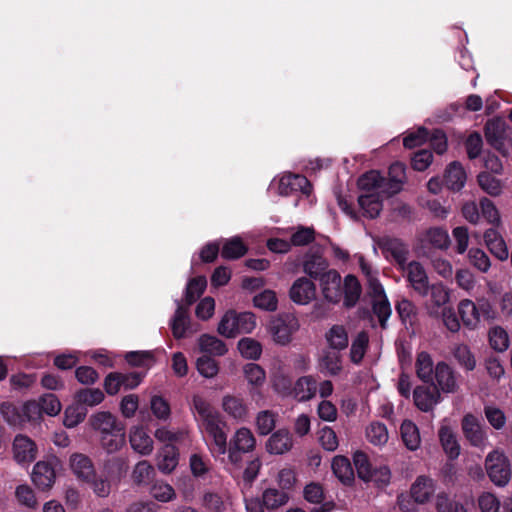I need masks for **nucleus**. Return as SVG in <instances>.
Segmentation results:
<instances>
[{
  "label": "nucleus",
  "instance_id": "obj_1",
  "mask_svg": "<svg viewBox=\"0 0 512 512\" xmlns=\"http://www.w3.org/2000/svg\"><path fill=\"white\" fill-rule=\"evenodd\" d=\"M191 409L200 431L212 441L211 451L223 455L227 450V435L219 412L201 395L192 397Z\"/></svg>",
  "mask_w": 512,
  "mask_h": 512
},
{
  "label": "nucleus",
  "instance_id": "obj_2",
  "mask_svg": "<svg viewBox=\"0 0 512 512\" xmlns=\"http://www.w3.org/2000/svg\"><path fill=\"white\" fill-rule=\"evenodd\" d=\"M90 423L99 432L101 445L108 453L120 450L125 444V425L110 412L95 413Z\"/></svg>",
  "mask_w": 512,
  "mask_h": 512
},
{
  "label": "nucleus",
  "instance_id": "obj_3",
  "mask_svg": "<svg viewBox=\"0 0 512 512\" xmlns=\"http://www.w3.org/2000/svg\"><path fill=\"white\" fill-rule=\"evenodd\" d=\"M359 267L366 277L368 294L371 297L374 314L378 317L382 328L391 315V306L385 294L382 284L378 280V270L375 269L363 256L358 257Z\"/></svg>",
  "mask_w": 512,
  "mask_h": 512
},
{
  "label": "nucleus",
  "instance_id": "obj_4",
  "mask_svg": "<svg viewBox=\"0 0 512 512\" xmlns=\"http://www.w3.org/2000/svg\"><path fill=\"white\" fill-rule=\"evenodd\" d=\"M257 326L256 316L252 312L228 310L221 318L217 332L225 338H236L240 334H250Z\"/></svg>",
  "mask_w": 512,
  "mask_h": 512
},
{
  "label": "nucleus",
  "instance_id": "obj_5",
  "mask_svg": "<svg viewBox=\"0 0 512 512\" xmlns=\"http://www.w3.org/2000/svg\"><path fill=\"white\" fill-rule=\"evenodd\" d=\"M458 312L464 326L471 330L479 326L482 318L492 317V307L485 299H479L477 302L463 299L458 304Z\"/></svg>",
  "mask_w": 512,
  "mask_h": 512
},
{
  "label": "nucleus",
  "instance_id": "obj_6",
  "mask_svg": "<svg viewBox=\"0 0 512 512\" xmlns=\"http://www.w3.org/2000/svg\"><path fill=\"white\" fill-rule=\"evenodd\" d=\"M267 329L276 344L285 346L291 342L293 334L298 331L299 322L293 314H280L269 321Z\"/></svg>",
  "mask_w": 512,
  "mask_h": 512
},
{
  "label": "nucleus",
  "instance_id": "obj_7",
  "mask_svg": "<svg viewBox=\"0 0 512 512\" xmlns=\"http://www.w3.org/2000/svg\"><path fill=\"white\" fill-rule=\"evenodd\" d=\"M487 474L497 486H505L511 477L510 465L507 457L499 450L490 452L485 460Z\"/></svg>",
  "mask_w": 512,
  "mask_h": 512
},
{
  "label": "nucleus",
  "instance_id": "obj_8",
  "mask_svg": "<svg viewBox=\"0 0 512 512\" xmlns=\"http://www.w3.org/2000/svg\"><path fill=\"white\" fill-rule=\"evenodd\" d=\"M400 270L409 286L420 296L425 297L429 293V278L424 266L418 261H410Z\"/></svg>",
  "mask_w": 512,
  "mask_h": 512
},
{
  "label": "nucleus",
  "instance_id": "obj_9",
  "mask_svg": "<svg viewBox=\"0 0 512 512\" xmlns=\"http://www.w3.org/2000/svg\"><path fill=\"white\" fill-rule=\"evenodd\" d=\"M462 430L469 443L477 448L485 449L489 445L488 436L483 424L472 414L462 420Z\"/></svg>",
  "mask_w": 512,
  "mask_h": 512
},
{
  "label": "nucleus",
  "instance_id": "obj_10",
  "mask_svg": "<svg viewBox=\"0 0 512 512\" xmlns=\"http://www.w3.org/2000/svg\"><path fill=\"white\" fill-rule=\"evenodd\" d=\"M376 243L386 258L389 256L393 258L399 269L407 263L409 248L401 240L384 236L378 238Z\"/></svg>",
  "mask_w": 512,
  "mask_h": 512
},
{
  "label": "nucleus",
  "instance_id": "obj_11",
  "mask_svg": "<svg viewBox=\"0 0 512 512\" xmlns=\"http://www.w3.org/2000/svg\"><path fill=\"white\" fill-rule=\"evenodd\" d=\"M430 384L436 387L439 392L444 393H455L459 388L455 372L445 362H438L436 364L433 383Z\"/></svg>",
  "mask_w": 512,
  "mask_h": 512
},
{
  "label": "nucleus",
  "instance_id": "obj_12",
  "mask_svg": "<svg viewBox=\"0 0 512 512\" xmlns=\"http://www.w3.org/2000/svg\"><path fill=\"white\" fill-rule=\"evenodd\" d=\"M12 450L14 460L20 465L30 464L37 455V447L34 441L22 434H18L14 438Z\"/></svg>",
  "mask_w": 512,
  "mask_h": 512
},
{
  "label": "nucleus",
  "instance_id": "obj_13",
  "mask_svg": "<svg viewBox=\"0 0 512 512\" xmlns=\"http://www.w3.org/2000/svg\"><path fill=\"white\" fill-rule=\"evenodd\" d=\"M230 444L229 458L236 462L238 461L236 452L248 453L253 451L256 446V439L250 429L241 427L234 433Z\"/></svg>",
  "mask_w": 512,
  "mask_h": 512
},
{
  "label": "nucleus",
  "instance_id": "obj_14",
  "mask_svg": "<svg viewBox=\"0 0 512 512\" xmlns=\"http://www.w3.org/2000/svg\"><path fill=\"white\" fill-rule=\"evenodd\" d=\"M413 400L419 410L429 412L441 401V394L432 385H419L413 391Z\"/></svg>",
  "mask_w": 512,
  "mask_h": 512
},
{
  "label": "nucleus",
  "instance_id": "obj_15",
  "mask_svg": "<svg viewBox=\"0 0 512 512\" xmlns=\"http://www.w3.org/2000/svg\"><path fill=\"white\" fill-rule=\"evenodd\" d=\"M289 296L294 303L307 305L316 297V286L306 277H300L293 282Z\"/></svg>",
  "mask_w": 512,
  "mask_h": 512
},
{
  "label": "nucleus",
  "instance_id": "obj_16",
  "mask_svg": "<svg viewBox=\"0 0 512 512\" xmlns=\"http://www.w3.org/2000/svg\"><path fill=\"white\" fill-rule=\"evenodd\" d=\"M319 280L324 298L331 303L339 302L342 297L340 274L336 270H328Z\"/></svg>",
  "mask_w": 512,
  "mask_h": 512
},
{
  "label": "nucleus",
  "instance_id": "obj_17",
  "mask_svg": "<svg viewBox=\"0 0 512 512\" xmlns=\"http://www.w3.org/2000/svg\"><path fill=\"white\" fill-rule=\"evenodd\" d=\"M296 191H301L307 195L310 193L311 185L307 178L300 174H283L278 180L279 194L286 196Z\"/></svg>",
  "mask_w": 512,
  "mask_h": 512
},
{
  "label": "nucleus",
  "instance_id": "obj_18",
  "mask_svg": "<svg viewBox=\"0 0 512 512\" xmlns=\"http://www.w3.org/2000/svg\"><path fill=\"white\" fill-rule=\"evenodd\" d=\"M31 477L39 489L48 490L56 480L55 468L51 462L39 461L34 465Z\"/></svg>",
  "mask_w": 512,
  "mask_h": 512
},
{
  "label": "nucleus",
  "instance_id": "obj_19",
  "mask_svg": "<svg viewBox=\"0 0 512 512\" xmlns=\"http://www.w3.org/2000/svg\"><path fill=\"white\" fill-rule=\"evenodd\" d=\"M484 242L490 253L499 259L505 261L509 257L508 247L506 242L497 228L492 227L487 229L483 235Z\"/></svg>",
  "mask_w": 512,
  "mask_h": 512
},
{
  "label": "nucleus",
  "instance_id": "obj_20",
  "mask_svg": "<svg viewBox=\"0 0 512 512\" xmlns=\"http://www.w3.org/2000/svg\"><path fill=\"white\" fill-rule=\"evenodd\" d=\"M69 467L75 477L83 482L95 476V468L92 460L85 454L73 453L69 458Z\"/></svg>",
  "mask_w": 512,
  "mask_h": 512
},
{
  "label": "nucleus",
  "instance_id": "obj_21",
  "mask_svg": "<svg viewBox=\"0 0 512 512\" xmlns=\"http://www.w3.org/2000/svg\"><path fill=\"white\" fill-rule=\"evenodd\" d=\"M304 498L309 503L315 504L310 512H331L334 509L333 501L324 500V491L320 484L310 483L304 488Z\"/></svg>",
  "mask_w": 512,
  "mask_h": 512
},
{
  "label": "nucleus",
  "instance_id": "obj_22",
  "mask_svg": "<svg viewBox=\"0 0 512 512\" xmlns=\"http://www.w3.org/2000/svg\"><path fill=\"white\" fill-rule=\"evenodd\" d=\"M292 447V435L287 429H279L275 431L266 442L267 452L274 455L287 453Z\"/></svg>",
  "mask_w": 512,
  "mask_h": 512
},
{
  "label": "nucleus",
  "instance_id": "obj_23",
  "mask_svg": "<svg viewBox=\"0 0 512 512\" xmlns=\"http://www.w3.org/2000/svg\"><path fill=\"white\" fill-rule=\"evenodd\" d=\"M318 383L313 376H302L295 382L290 395L299 402L311 400L317 392Z\"/></svg>",
  "mask_w": 512,
  "mask_h": 512
},
{
  "label": "nucleus",
  "instance_id": "obj_24",
  "mask_svg": "<svg viewBox=\"0 0 512 512\" xmlns=\"http://www.w3.org/2000/svg\"><path fill=\"white\" fill-rule=\"evenodd\" d=\"M129 441L132 449L143 456L150 455L153 451V440L143 427H132L129 433Z\"/></svg>",
  "mask_w": 512,
  "mask_h": 512
},
{
  "label": "nucleus",
  "instance_id": "obj_25",
  "mask_svg": "<svg viewBox=\"0 0 512 512\" xmlns=\"http://www.w3.org/2000/svg\"><path fill=\"white\" fill-rule=\"evenodd\" d=\"M434 492V481L424 475L418 476L410 489L411 497L419 504L426 503Z\"/></svg>",
  "mask_w": 512,
  "mask_h": 512
},
{
  "label": "nucleus",
  "instance_id": "obj_26",
  "mask_svg": "<svg viewBox=\"0 0 512 512\" xmlns=\"http://www.w3.org/2000/svg\"><path fill=\"white\" fill-rule=\"evenodd\" d=\"M222 408L230 417L238 421L245 420L249 413L248 406L244 400L234 395L223 396Z\"/></svg>",
  "mask_w": 512,
  "mask_h": 512
},
{
  "label": "nucleus",
  "instance_id": "obj_27",
  "mask_svg": "<svg viewBox=\"0 0 512 512\" xmlns=\"http://www.w3.org/2000/svg\"><path fill=\"white\" fill-rule=\"evenodd\" d=\"M384 194L378 192L365 193L358 197V204L364 216L375 218L382 210Z\"/></svg>",
  "mask_w": 512,
  "mask_h": 512
},
{
  "label": "nucleus",
  "instance_id": "obj_28",
  "mask_svg": "<svg viewBox=\"0 0 512 512\" xmlns=\"http://www.w3.org/2000/svg\"><path fill=\"white\" fill-rule=\"evenodd\" d=\"M388 175L389 178L385 179V186L387 187V190H385L386 197L392 196L401 190L406 178L404 164L399 162L392 164Z\"/></svg>",
  "mask_w": 512,
  "mask_h": 512
},
{
  "label": "nucleus",
  "instance_id": "obj_29",
  "mask_svg": "<svg viewBox=\"0 0 512 512\" xmlns=\"http://www.w3.org/2000/svg\"><path fill=\"white\" fill-rule=\"evenodd\" d=\"M197 342L199 350L208 356H224L228 352L227 345L214 335L203 334Z\"/></svg>",
  "mask_w": 512,
  "mask_h": 512
},
{
  "label": "nucleus",
  "instance_id": "obj_30",
  "mask_svg": "<svg viewBox=\"0 0 512 512\" xmlns=\"http://www.w3.org/2000/svg\"><path fill=\"white\" fill-rule=\"evenodd\" d=\"M435 366L431 355L425 351L419 352L415 361L417 377L424 383H433Z\"/></svg>",
  "mask_w": 512,
  "mask_h": 512
},
{
  "label": "nucleus",
  "instance_id": "obj_31",
  "mask_svg": "<svg viewBox=\"0 0 512 512\" xmlns=\"http://www.w3.org/2000/svg\"><path fill=\"white\" fill-rule=\"evenodd\" d=\"M439 439L443 450L449 458L455 459L460 454V445L457 441L456 435L449 425L442 423L439 429Z\"/></svg>",
  "mask_w": 512,
  "mask_h": 512
},
{
  "label": "nucleus",
  "instance_id": "obj_32",
  "mask_svg": "<svg viewBox=\"0 0 512 512\" xmlns=\"http://www.w3.org/2000/svg\"><path fill=\"white\" fill-rule=\"evenodd\" d=\"M466 172L459 162H452L444 175L445 185L453 191L461 190L466 182Z\"/></svg>",
  "mask_w": 512,
  "mask_h": 512
},
{
  "label": "nucleus",
  "instance_id": "obj_33",
  "mask_svg": "<svg viewBox=\"0 0 512 512\" xmlns=\"http://www.w3.org/2000/svg\"><path fill=\"white\" fill-rule=\"evenodd\" d=\"M401 440L404 446L410 451L420 448L421 437L417 425L411 420H404L400 426Z\"/></svg>",
  "mask_w": 512,
  "mask_h": 512
},
{
  "label": "nucleus",
  "instance_id": "obj_34",
  "mask_svg": "<svg viewBox=\"0 0 512 512\" xmlns=\"http://www.w3.org/2000/svg\"><path fill=\"white\" fill-rule=\"evenodd\" d=\"M179 453L174 445H165L158 454L157 467L165 474L171 473L178 465Z\"/></svg>",
  "mask_w": 512,
  "mask_h": 512
},
{
  "label": "nucleus",
  "instance_id": "obj_35",
  "mask_svg": "<svg viewBox=\"0 0 512 512\" xmlns=\"http://www.w3.org/2000/svg\"><path fill=\"white\" fill-rule=\"evenodd\" d=\"M506 135L505 123L500 119L489 120L485 125V136L487 141L497 149L503 145Z\"/></svg>",
  "mask_w": 512,
  "mask_h": 512
},
{
  "label": "nucleus",
  "instance_id": "obj_36",
  "mask_svg": "<svg viewBox=\"0 0 512 512\" xmlns=\"http://www.w3.org/2000/svg\"><path fill=\"white\" fill-rule=\"evenodd\" d=\"M358 185L366 193L378 192L385 195V179L377 171H370L361 176L358 180Z\"/></svg>",
  "mask_w": 512,
  "mask_h": 512
},
{
  "label": "nucleus",
  "instance_id": "obj_37",
  "mask_svg": "<svg viewBox=\"0 0 512 512\" xmlns=\"http://www.w3.org/2000/svg\"><path fill=\"white\" fill-rule=\"evenodd\" d=\"M488 343L491 349L503 353L509 348L510 338L507 331L501 326H493L488 330Z\"/></svg>",
  "mask_w": 512,
  "mask_h": 512
},
{
  "label": "nucleus",
  "instance_id": "obj_38",
  "mask_svg": "<svg viewBox=\"0 0 512 512\" xmlns=\"http://www.w3.org/2000/svg\"><path fill=\"white\" fill-rule=\"evenodd\" d=\"M332 470L334 475L345 485H349L354 480V472L348 458L344 456H335L332 460Z\"/></svg>",
  "mask_w": 512,
  "mask_h": 512
},
{
  "label": "nucleus",
  "instance_id": "obj_39",
  "mask_svg": "<svg viewBox=\"0 0 512 512\" xmlns=\"http://www.w3.org/2000/svg\"><path fill=\"white\" fill-rule=\"evenodd\" d=\"M263 504L268 510H276L287 504L289 495L286 491L268 488L262 493Z\"/></svg>",
  "mask_w": 512,
  "mask_h": 512
},
{
  "label": "nucleus",
  "instance_id": "obj_40",
  "mask_svg": "<svg viewBox=\"0 0 512 512\" xmlns=\"http://www.w3.org/2000/svg\"><path fill=\"white\" fill-rule=\"evenodd\" d=\"M361 295V286L357 278L347 275L344 279V304L346 307H353Z\"/></svg>",
  "mask_w": 512,
  "mask_h": 512
},
{
  "label": "nucleus",
  "instance_id": "obj_41",
  "mask_svg": "<svg viewBox=\"0 0 512 512\" xmlns=\"http://www.w3.org/2000/svg\"><path fill=\"white\" fill-rule=\"evenodd\" d=\"M327 267V261L319 255L309 256L303 263L304 272L313 279H320Z\"/></svg>",
  "mask_w": 512,
  "mask_h": 512
},
{
  "label": "nucleus",
  "instance_id": "obj_42",
  "mask_svg": "<svg viewBox=\"0 0 512 512\" xmlns=\"http://www.w3.org/2000/svg\"><path fill=\"white\" fill-rule=\"evenodd\" d=\"M189 327V317L187 309L178 305L173 319L171 320V329L175 338L180 339L185 336Z\"/></svg>",
  "mask_w": 512,
  "mask_h": 512
},
{
  "label": "nucleus",
  "instance_id": "obj_43",
  "mask_svg": "<svg viewBox=\"0 0 512 512\" xmlns=\"http://www.w3.org/2000/svg\"><path fill=\"white\" fill-rule=\"evenodd\" d=\"M247 251L246 245L242 242L240 237H232L225 240L221 256L225 259H237L242 257Z\"/></svg>",
  "mask_w": 512,
  "mask_h": 512
},
{
  "label": "nucleus",
  "instance_id": "obj_44",
  "mask_svg": "<svg viewBox=\"0 0 512 512\" xmlns=\"http://www.w3.org/2000/svg\"><path fill=\"white\" fill-rule=\"evenodd\" d=\"M425 241L440 250H446L450 246V237L447 230L438 227L427 230Z\"/></svg>",
  "mask_w": 512,
  "mask_h": 512
},
{
  "label": "nucleus",
  "instance_id": "obj_45",
  "mask_svg": "<svg viewBox=\"0 0 512 512\" xmlns=\"http://www.w3.org/2000/svg\"><path fill=\"white\" fill-rule=\"evenodd\" d=\"M366 437L375 446L385 445L389 439L386 425L380 422L371 423L366 429Z\"/></svg>",
  "mask_w": 512,
  "mask_h": 512
},
{
  "label": "nucleus",
  "instance_id": "obj_46",
  "mask_svg": "<svg viewBox=\"0 0 512 512\" xmlns=\"http://www.w3.org/2000/svg\"><path fill=\"white\" fill-rule=\"evenodd\" d=\"M245 379L248 384L257 389L261 387L266 380L265 371L256 363H248L243 368Z\"/></svg>",
  "mask_w": 512,
  "mask_h": 512
},
{
  "label": "nucleus",
  "instance_id": "obj_47",
  "mask_svg": "<svg viewBox=\"0 0 512 512\" xmlns=\"http://www.w3.org/2000/svg\"><path fill=\"white\" fill-rule=\"evenodd\" d=\"M326 338L332 349L343 350L348 346V335L343 326H333L326 334Z\"/></svg>",
  "mask_w": 512,
  "mask_h": 512
},
{
  "label": "nucleus",
  "instance_id": "obj_48",
  "mask_svg": "<svg viewBox=\"0 0 512 512\" xmlns=\"http://www.w3.org/2000/svg\"><path fill=\"white\" fill-rule=\"evenodd\" d=\"M196 368L198 373L207 378H215L219 373V363L208 355H203L196 360Z\"/></svg>",
  "mask_w": 512,
  "mask_h": 512
},
{
  "label": "nucleus",
  "instance_id": "obj_49",
  "mask_svg": "<svg viewBox=\"0 0 512 512\" xmlns=\"http://www.w3.org/2000/svg\"><path fill=\"white\" fill-rule=\"evenodd\" d=\"M237 348L240 354L247 359L256 360L261 356L262 346L261 344L249 337L242 338L237 344Z\"/></svg>",
  "mask_w": 512,
  "mask_h": 512
},
{
  "label": "nucleus",
  "instance_id": "obj_50",
  "mask_svg": "<svg viewBox=\"0 0 512 512\" xmlns=\"http://www.w3.org/2000/svg\"><path fill=\"white\" fill-rule=\"evenodd\" d=\"M86 483L89 484L90 488L93 492L99 497H108L111 493L112 485L109 477L102 473L91 477L90 480H87Z\"/></svg>",
  "mask_w": 512,
  "mask_h": 512
},
{
  "label": "nucleus",
  "instance_id": "obj_51",
  "mask_svg": "<svg viewBox=\"0 0 512 512\" xmlns=\"http://www.w3.org/2000/svg\"><path fill=\"white\" fill-rule=\"evenodd\" d=\"M0 412L5 421L15 427H22L24 425L22 417V407L13 405L11 403H3L0 407Z\"/></svg>",
  "mask_w": 512,
  "mask_h": 512
},
{
  "label": "nucleus",
  "instance_id": "obj_52",
  "mask_svg": "<svg viewBox=\"0 0 512 512\" xmlns=\"http://www.w3.org/2000/svg\"><path fill=\"white\" fill-rule=\"evenodd\" d=\"M479 207L481 210V215L488 223L492 224L495 228H498L501 225V217L499 211L490 199L486 197L480 199Z\"/></svg>",
  "mask_w": 512,
  "mask_h": 512
},
{
  "label": "nucleus",
  "instance_id": "obj_53",
  "mask_svg": "<svg viewBox=\"0 0 512 512\" xmlns=\"http://www.w3.org/2000/svg\"><path fill=\"white\" fill-rule=\"evenodd\" d=\"M478 183L491 196H498L502 192L501 181L488 172H482L478 175Z\"/></svg>",
  "mask_w": 512,
  "mask_h": 512
},
{
  "label": "nucleus",
  "instance_id": "obj_54",
  "mask_svg": "<svg viewBox=\"0 0 512 512\" xmlns=\"http://www.w3.org/2000/svg\"><path fill=\"white\" fill-rule=\"evenodd\" d=\"M368 342L369 338L366 332H360L353 340L350 349V358L353 363L361 362L366 353Z\"/></svg>",
  "mask_w": 512,
  "mask_h": 512
},
{
  "label": "nucleus",
  "instance_id": "obj_55",
  "mask_svg": "<svg viewBox=\"0 0 512 512\" xmlns=\"http://www.w3.org/2000/svg\"><path fill=\"white\" fill-rule=\"evenodd\" d=\"M253 304L256 308L265 311H275L278 306V300L274 291L264 290L254 296Z\"/></svg>",
  "mask_w": 512,
  "mask_h": 512
},
{
  "label": "nucleus",
  "instance_id": "obj_56",
  "mask_svg": "<svg viewBox=\"0 0 512 512\" xmlns=\"http://www.w3.org/2000/svg\"><path fill=\"white\" fill-rule=\"evenodd\" d=\"M468 259L470 264L477 270L486 273L491 267L489 256L479 248H471L468 251Z\"/></svg>",
  "mask_w": 512,
  "mask_h": 512
},
{
  "label": "nucleus",
  "instance_id": "obj_57",
  "mask_svg": "<svg viewBox=\"0 0 512 512\" xmlns=\"http://www.w3.org/2000/svg\"><path fill=\"white\" fill-rule=\"evenodd\" d=\"M454 357L466 370L471 371L476 366L475 357L467 345L461 344L456 346L454 349Z\"/></svg>",
  "mask_w": 512,
  "mask_h": 512
},
{
  "label": "nucleus",
  "instance_id": "obj_58",
  "mask_svg": "<svg viewBox=\"0 0 512 512\" xmlns=\"http://www.w3.org/2000/svg\"><path fill=\"white\" fill-rule=\"evenodd\" d=\"M275 414L271 411H261L256 416V426L260 435L269 434L275 427Z\"/></svg>",
  "mask_w": 512,
  "mask_h": 512
},
{
  "label": "nucleus",
  "instance_id": "obj_59",
  "mask_svg": "<svg viewBox=\"0 0 512 512\" xmlns=\"http://www.w3.org/2000/svg\"><path fill=\"white\" fill-rule=\"evenodd\" d=\"M207 280L204 276H198L189 281L186 288V300L188 304L193 303L205 290Z\"/></svg>",
  "mask_w": 512,
  "mask_h": 512
},
{
  "label": "nucleus",
  "instance_id": "obj_60",
  "mask_svg": "<svg viewBox=\"0 0 512 512\" xmlns=\"http://www.w3.org/2000/svg\"><path fill=\"white\" fill-rule=\"evenodd\" d=\"M155 438L166 445H173L174 443L180 442L186 436L184 430H170L166 427L158 428L154 433Z\"/></svg>",
  "mask_w": 512,
  "mask_h": 512
},
{
  "label": "nucleus",
  "instance_id": "obj_61",
  "mask_svg": "<svg viewBox=\"0 0 512 512\" xmlns=\"http://www.w3.org/2000/svg\"><path fill=\"white\" fill-rule=\"evenodd\" d=\"M154 475V468L147 461L138 462L132 472V479L137 484L147 483Z\"/></svg>",
  "mask_w": 512,
  "mask_h": 512
},
{
  "label": "nucleus",
  "instance_id": "obj_62",
  "mask_svg": "<svg viewBox=\"0 0 512 512\" xmlns=\"http://www.w3.org/2000/svg\"><path fill=\"white\" fill-rule=\"evenodd\" d=\"M353 461L359 478L368 481L371 478V465L365 453L357 451L353 456Z\"/></svg>",
  "mask_w": 512,
  "mask_h": 512
},
{
  "label": "nucleus",
  "instance_id": "obj_63",
  "mask_svg": "<svg viewBox=\"0 0 512 512\" xmlns=\"http://www.w3.org/2000/svg\"><path fill=\"white\" fill-rule=\"evenodd\" d=\"M77 401L88 406H96L104 399V394L100 389H82L77 395Z\"/></svg>",
  "mask_w": 512,
  "mask_h": 512
},
{
  "label": "nucleus",
  "instance_id": "obj_64",
  "mask_svg": "<svg viewBox=\"0 0 512 512\" xmlns=\"http://www.w3.org/2000/svg\"><path fill=\"white\" fill-rule=\"evenodd\" d=\"M85 415L86 412L82 407L78 405L69 406L64 412V425L73 428L84 420Z\"/></svg>",
  "mask_w": 512,
  "mask_h": 512
}]
</instances>
